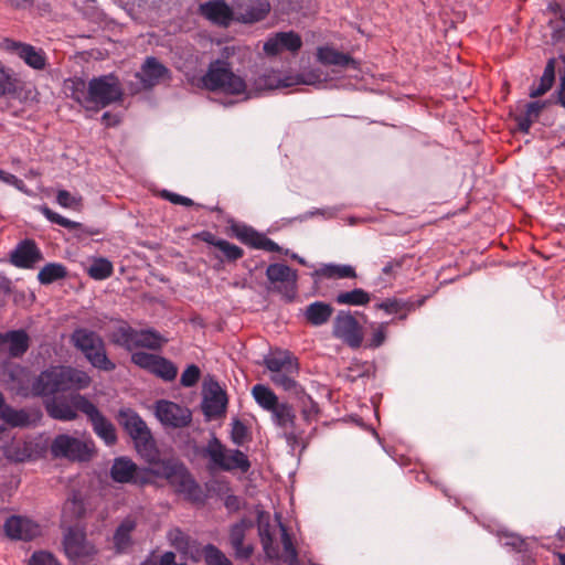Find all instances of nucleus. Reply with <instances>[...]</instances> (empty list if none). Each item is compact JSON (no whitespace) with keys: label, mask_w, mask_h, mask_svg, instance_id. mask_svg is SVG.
<instances>
[{"label":"nucleus","mask_w":565,"mask_h":565,"mask_svg":"<svg viewBox=\"0 0 565 565\" xmlns=\"http://www.w3.org/2000/svg\"><path fill=\"white\" fill-rule=\"evenodd\" d=\"M64 94L87 110H99L121 99L119 79L113 75H102L89 82L81 77L67 78L63 83Z\"/></svg>","instance_id":"obj_1"},{"label":"nucleus","mask_w":565,"mask_h":565,"mask_svg":"<svg viewBox=\"0 0 565 565\" xmlns=\"http://www.w3.org/2000/svg\"><path fill=\"white\" fill-rule=\"evenodd\" d=\"M89 375L71 366H51L32 381L31 396H50L58 392L79 391L90 385Z\"/></svg>","instance_id":"obj_2"},{"label":"nucleus","mask_w":565,"mask_h":565,"mask_svg":"<svg viewBox=\"0 0 565 565\" xmlns=\"http://www.w3.org/2000/svg\"><path fill=\"white\" fill-rule=\"evenodd\" d=\"M275 518L281 533L282 553H280L279 546L274 543V535L270 532L269 513L263 510L257 511L258 532L266 557L273 562H282L287 565H299L297 550L286 526L281 523L280 515L276 514Z\"/></svg>","instance_id":"obj_3"},{"label":"nucleus","mask_w":565,"mask_h":565,"mask_svg":"<svg viewBox=\"0 0 565 565\" xmlns=\"http://www.w3.org/2000/svg\"><path fill=\"white\" fill-rule=\"evenodd\" d=\"M149 472L154 477L164 478L175 492L182 494L186 500L201 501V488L182 463L174 460H162L156 462Z\"/></svg>","instance_id":"obj_4"},{"label":"nucleus","mask_w":565,"mask_h":565,"mask_svg":"<svg viewBox=\"0 0 565 565\" xmlns=\"http://www.w3.org/2000/svg\"><path fill=\"white\" fill-rule=\"evenodd\" d=\"M264 363L270 371V380L275 385L285 391L296 390L295 379L298 375L299 364L292 353L282 350L274 351L265 358Z\"/></svg>","instance_id":"obj_5"},{"label":"nucleus","mask_w":565,"mask_h":565,"mask_svg":"<svg viewBox=\"0 0 565 565\" xmlns=\"http://www.w3.org/2000/svg\"><path fill=\"white\" fill-rule=\"evenodd\" d=\"M203 455L209 459L212 469L223 471L239 470L247 472L250 462L247 456L238 449L226 448L217 438L213 437L203 450Z\"/></svg>","instance_id":"obj_6"},{"label":"nucleus","mask_w":565,"mask_h":565,"mask_svg":"<svg viewBox=\"0 0 565 565\" xmlns=\"http://www.w3.org/2000/svg\"><path fill=\"white\" fill-rule=\"evenodd\" d=\"M203 84L211 90H222L233 95H238L246 90L245 81L233 73L227 62L221 60L210 64L206 74L203 76Z\"/></svg>","instance_id":"obj_7"},{"label":"nucleus","mask_w":565,"mask_h":565,"mask_svg":"<svg viewBox=\"0 0 565 565\" xmlns=\"http://www.w3.org/2000/svg\"><path fill=\"white\" fill-rule=\"evenodd\" d=\"M119 422L132 438L140 456L151 460L156 455L154 440L142 418L131 409H122L119 412Z\"/></svg>","instance_id":"obj_8"},{"label":"nucleus","mask_w":565,"mask_h":565,"mask_svg":"<svg viewBox=\"0 0 565 565\" xmlns=\"http://www.w3.org/2000/svg\"><path fill=\"white\" fill-rule=\"evenodd\" d=\"M111 340L128 351L138 348L158 350L167 342L166 338L152 329L136 330L126 323L116 328L111 334Z\"/></svg>","instance_id":"obj_9"},{"label":"nucleus","mask_w":565,"mask_h":565,"mask_svg":"<svg viewBox=\"0 0 565 565\" xmlns=\"http://www.w3.org/2000/svg\"><path fill=\"white\" fill-rule=\"evenodd\" d=\"M72 339L75 347L84 353L94 367L103 371L115 369L116 365L107 358L104 342L97 333L78 329L73 333Z\"/></svg>","instance_id":"obj_10"},{"label":"nucleus","mask_w":565,"mask_h":565,"mask_svg":"<svg viewBox=\"0 0 565 565\" xmlns=\"http://www.w3.org/2000/svg\"><path fill=\"white\" fill-rule=\"evenodd\" d=\"M51 452L54 457L87 461L94 452V443L92 440H81L68 435H58L51 445Z\"/></svg>","instance_id":"obj_11"},{"label":"nucleus","mask_w":565,"mask_h":565,"mask_svg":"<svg viewBox=\"0 0 565 565\" xmlns=\"http://www.w3.org/2000/svg\"><path fill=\"white\" fill-rule=\"evenodd\" d=\"M64 551L75 565H86L96 554L95 546L86 540V534L78 527H70L64 535Z\"/></svg>","instance_id":"obj_12"},{"label":"nucleus","mask_w":565,"mask_h":565,"mask_svg":"<svg viewBox=\"0 0 565 565\" xmlns=\"http://www.w3.org/2000/svg\"><path fill=\"white\" fill-rule=\"evenodd\" d=\"M0 385L21 396H31L32 394L30 372L13 362L7 361L0 364Z\"/></svg>","instance_id":"obj_13"},{"label":"nucleus","mask_w":565,"mask_h":565,"mask_svg":"<svg viewBox=\"0 0 565 565\" xmlns=\"http://www.w3.org/2000/svg\"><path fill=\"white\" fill-rule=\"evenodd\" d=\"M74 403L78 411L88 417L95 434L102 438L106 445H114L117 440L115 426L98 411V408L84 396H77L74 399Z\"/></svg>","instance_id":"obj_14"},{"label":"nucleus","mask_w":565,"mask_h":565,"mask_svg":"<svg viewBox=\"0 0 565 565\" xmlns=\"http://www.w3.org/2000/svg\"><path fill=\"white\" fill-rule=\"evenodd\" d=\"M154 414L163 426L172 428L186 427L192 420V413L188 407L167 399L156 403Z\"/></svg>","instance_id":"obj_15"},{"label":"nucleus","mask_w":565,"mask_h":565,"mask_svg":"<svg viewBox=\"0 0 565 565\" xmlns=\"http://www.w3.org/2000/svg\"><path fill=\"white\" fill-rule=\"evenodd\" d=\"M0 46L3 51L17 55L29 67L35 71H42L46 67L47 57L42 49L10 39H4Z\"/></svg>","instance_id":"obj_16"},{"label":"nucleus","mask_w":565,"mask_h":565,"mask_svg":"<svg viewBox=\"0 0 565 565\" xmlns=\"http://www.w3.org/2000/svg\"><path fill=\"white\" fill-rule=\"evenodd\" d=\"M149 469H140L137 465L126 457L116 458L110 469V477L119 483H149Z\"/></svg>","instance_id":"obj_17"},{"label":"nucleus","mask_w":565,"mask_h":565,"mask_svg":"<svg viewBox=\"0 0 565 565\" xmlns=\"http://www.w3.org/2000/svg\"><path fill=\"white\" fill-rule=\"evenodd\" d=\"M333 335L351 348H359L363 340L362 328L349 312L340 311L333 321Z\"/></svg>","instance_id":"obj_18"},{"label":"nucleus","mask_w":565,"mask_h":565,"mask_svg":"<svg viewBox=\"0 0 565 565\" xmlns=\"http://www.w3.org/2000/svg\"><path fill=\"white\" fill-rule=\"evenodd\" d=\"M227 398L216 381L204 383L202 409L207 418H216L225 413Z\"/></svg>","instance_id":"obj_19"},{"label":"nucleus","mask_w":565,"mask_h":565,"mask_svg":"<svg viewBox=\"0 0 565 565\" xmlns=\"http://www.w3.org/2000/svg\"><path fill=\"white\" fill-rule=\"evenodd\" d=\"M4 532L12 540L30 541L41 534L42 527L30 518L12 515L4 523Z\"/></svg>","instance_id":"obj_20"},{"label":"nucleus","mask_w":565,"mask_h":565,"mask_svg":"<svg viewBox=\"0 0 565 565\" xmlns=\"http://www.w3.org/2000/svg\"><path fill=\"white\" fill-rule=\"evenodd\" d=\"M42 260V253L31 239L20 242L10 254V262L19 268H33Z\"/></svg>","instance_id":"obj_21"},{"label":"nucleus","mask_w":565,"mask_h":565,"mask_svg":"<svg viewBox=\"0 0 565 565\" xmlns=\"http://www.w3.org/2000/svg\"><path fill=\"white\" fill-rule=\"evenodd\" d=\"M301 45V38L296 32H278L267 39L264 43V51L268 55H276L284 50L295 53L300 50Z\"/></svg>","instance_id":"obj_22"},{"label":"nucleus","mask_w":565,"mask_h":565,"mask_svg":"<svg viewBox=\"0 0 565 565\" xmlns=\"http://www.w3.org/2000/svg\"><path fill=\"white\" fill-rule=\"evenodd\" d=\"M253 526L252 521L241 520L230 529V543L235 552V557L247 559L252 556L254 547L252 544H244L246 531Z\"/></svg>","instance_id":"obj_23"},{"label":"nucleus","mask_w":565,"mask_h":565,"mask_svg":"<svg viewBox=\"0 0 565 565\" xmlns=\"http://www.w3.org/2000/svg\"><path fill=\"white\" fill-rule=\"evenodd\" d=\"M200 12L211 22L223 26H227L235 20V8L231 9L223 0H214L201 4Z\"/></svg>","instance_id":"obj_24"},{"label":"nucleus","mask_w":565,"mask_h":565,"mask_svg":"<svg viewBox=\"0 0 565 565\" xmlns=\"http://www.w3.org/2000/svg\"><path fill=\"white\" fill-rule=\"evenodd\" d=\"M268 0H248L245 4L235 7V21L254 23L263 20L269 12Z\"/></svg>","instance_id":"obj_25"},{"label":"nucleus","mask_w":565,"mask_h":565,"mask_svg":"<svg viewBox=\"0 0 565 565\" xmlns=\"http://www.w3.org/2000/svg\"><path fill=\"white\" fill-rule=\"evenodd\" d=\"M317 58L324 65H334L344 70L360 71V63L356 60L328 45L318 47Z\"/></svg>","instance_id":"obj_26"},{"label":"nucleus","mask_w":565,"mask_h":565,"mask_svg":"<svg viewBox=\"0 0 565 565\" xmlns=\"http://www.w3.org/2000/svg\"><path fill=\"white\" fill-rule=\"evenodd\" d=\"M168 74V68L156 57H147L140 72L137 73V77L140 79L143 88H150L166 78Z\"/></svg>","instance_id":"obj_27"},{"label":"nucleus","mask_w":565,"mask_h":565,"mask_svg":"<svg viewBox=\"0 0 565 565\" xmlns=\"http://www.w3.org/2000/svg\"><path fill=\"white\" fill-rule=\"evenodd\" d=\"M143 510L136 509L128 514L118 525L114 534V544L118 552L125 551L131 543V532L135 530L138 520L142 516Z\"/></svg>","instance_id":"obj_28"},{"label":"nucleus","mask_w":565,"mask_h":565,"mask_svg":"<svg viewBox=\"0 0 565 565\" xmlns=\"http://www.w3.org/2000/svg\"><path fill=\"white\" fill-rule=\"evenodd\" d=\"M270 413L275 424L285 430V436L288 443H296L299 435L294 430L296 416L292 408L288 404L281 403L278 404Z\"/></svg>","instance_id":"obj_29"},{"label":"nucleus","mask_w":565,"mask_h":565,"mask_svg":"<svg viewBox=\"0 0 565 565\" xmlns=\"http://www.w3.org/2000/svg\"><path fill=\"white\" fill-rule=\"evenodd\" d=\"M0 347H4L11 356H21L29 349V335L23 330L0 333Z\"/></svg>","instance_id":"obj_30"},{"label":"nucleus","mask_w":565,"mask_h":565,"mask_svg":"<svg viewBox=\"0 0 565 565\" xmlns=\"http://www.w3.org/2000/svg\"><path fill=\"white\" fill-rule=\"evenodd\" d=\"M266 276L271 284H285L292 290L297 282V273L284 264H270L266 269Z\"/></svg>","instance_id":"obj_31"},{"label":"nucleus","mask_w":565,"mask_h":565,"mask_svg":"<svg viewBox=\"0 0 565 565\" xmlns=\"http://www.w3.org/2000/svg\"><path fill=\"white\" fill-rule=\"evenodd\" d=\"M333 313V308L326 302L316 301L305 309V318L311 326L319 327L329 321Z\"/></svg>","instance_id":"obj_32"},{"label":"nucleus","mask_w":565,"mask_h":565,"mask_svg":"<svg viewBox=\"0 0 565 565\" xmlns=\"http://www.w3.org/2000/svg\"><path fill=\"white\" fill-rule=\"evenodd\" d=\"M0 417L7 424L13 427H25L29 426L32 422V416L30 413L24 409H14L6 405L3 397L0 404Z\"/></svg>","instance_id":"obj_33"},{"label":"nucleus","mask_w":565,"mask_h":565,"mask_svg":"<svg viewBox=\"0 0 565 565\" xmlns=\"http://www.w3.org/2000/svg\"><path fill=\"white\" fill-rule=\"evenodd\" d=\"M546 106L545 102H532L525 105V110L516 116L518 127L521 131L527 132L534 121Z\"/></svg>","instance_id":"obj_34"},{"label":"nucleus","mask_w":565,"mask_h":565,"mask_svg":"<svg viewBox=\"0 0 565 565\" xmlns=\"http://www.w3.org/2000/svg\"><path fill=\"white\" fill-rule=\"evenodd\" d=\"M78 395L74 396L75 399ZM76 409L74 401H72V405L62 402V401H52L46 404V411L55 419L60 420H72L76 418Z\"/></svg>","instance_id":"obj_35"},{"label":"nucleus","mask_w":565,"mask_h":565,"mask_svg":"<svg viewBox=\"0 0 565 565\" xmlns=\"http://www.w3.org/2000/svg\"><path fill=\"white\" fill-rule=\"evenodd\" d=\"M286 82H289V76H281V74L276 71H266L255 81V88L258 90H265L287 87L285 85Z\"/></svg>","instance_id":"obj_36"},{"label":"nucleus","mask_w":565,"mask_h":565,"mask_svg":"<svg viewBox=\"0 0 565 565\" xmlns=\"http://www.w3.org/2000/svg\"><path fill=\"white\" fill-rule=\"evenodd\" d=\"M252 394L256 403L268 412H271L279 404L277 395L265 385H255Z\"/></svg>","instance_id":"obj_37"},{"label":"nucleus","mask_w":565,"mask_h":565,"mask_svg":"<svg viewBox=\"0 0 565 565\" xmlns=\"http://www.w3.org/2000/svg\"><path fill=\"white\" fill-rule=\"evenodd\" d=\"M555 79V62L554 60H550L544 68L543 75L540 79V84L537 87H533L530 92V96L532 98H536L539 96L544 95L548 92Z\"/></svg>","instance_id":"obj_38"},{"label":"nucleus","mask_w":565,"mask_h":565,"mask_svg":"<svg viewBox=\"0 0 565 565\" xmlns=\"http://www.w3.org/2000/svg\"><path fill=\"white\" fill-rule=\"evenodd\" d=\"M371 300L370 294L361 288L353 289L351 291L340 292L335 301L339 305L348 306H364Z\"/></svg>","instance_id":"obj_39"},{"label":"nucleus","mask_w":565,"mask_h":565,"mask_svg":"<svg viewBox=\"0 0 565 565\" xmlns=\"http://www.w3.org/2000/svg\"><path fill=\"white\" fill-rule=\"evenodd\" d=\"M65 276L66 269L63 265L57 263H50L39 271L38 279L41 284L47 285L62 279Z\"/></svg>","instance_id":"obj_40"},{"label":"nucleus","mask_w":565,"mask_h":565,"mask_svg":"<svg viewBox=\"0 0 565 565\" xmlns=\"http://www.w3.org/2000/svg\"><path fill=\"white\" fill-rule=\"evenodd\" d=\"M114 266L107 258L98 257L93 259L88 275L96 280H104L113 275Z\"/></svg>","instance_id":"obj_41"},{"label":"nucleus","mask_w":565,"mask_h":565,"mask_svg":"<svg viewBox=\"0 0 565 565\" xmlns=\"http://www.w3.org/2000/svg\"><path fill=\"white\" fill-rule=\"evenodd\" d=\"M151 373L164 381H172L178 374V369L172 362L158 355Z\"/></svg>","instance_id":"obj_42"},{"label":"nucleus","mask_w":565,"mask_h":565,"mask_svg":"<svg viewBox=\"0 0 565 565\" xmlns=\"http://www.w3.org/2000/svg\"><path fill=\"white\" fill-rule=\"evenodd\" d=\"M320 274L327 278H354L355 270L350 265H326L320 269Z\"/></svg>","instance_id":"obj_43"},{"label":"nucleus","mask_w":565,"mask_h":565,"mask_svg":"<svg viewBox=\"0 0 565 565\" xmlns=\"http://www.w3.org/2000/svg\"><path fill=\"white\" fill-rule=\"evenodd\" d=\"M324 79L321 77V73L318 70H313L307 73H302L296 76H289V82H286V86H294L299 84L305 85H320Z\"/></svg>","instance_id":"obj_44"},{"label":"nucleus","mask_w":565,"mask_h":565,"mask_svg":"<svg viewBox=\"0 0 565 565\" xmlns=\"http://www.w3.org/2000/svg\"><path fill=\"white\" fill-rule=\"evenodd\" d=\"M204 558L207 565H233L225 554L212 544L204 547Z\"/></svg>","instance_id":"obj_45"},{"label":"nucleus","mask_w":565,"mask_h":565,"mask_svg":"<svg viewBox=\"0 0 565 565\" xmlns=\"http://www.w3.org/2000/svg\"><path fill=\"white\" fill-rule=\"evenodd\" d=\"M41 212L43 213V215L52 223H55V224H58L65 228H68V230H75V228H79L82 227V224L78 223V222H74V221H71L64 216H62L61 214L52 211L51 209H49L47 206H42L41 207Z\"/></svg>","instance_id":"obj_46"},{"label":"nucleus","mask_w":565,"mask_h":565,"mask_svg":"<svg viewBox=\"0 0 565 565\" xmlns=\"http://www.w3.org/2000/svg\"><path fill=\"white\" fill-rule=\"evenodd\" d=\"M168 540L172 546L182 553H188L190 547L189 536L180 529H172L168 532Z\"/></svg>","instance_id":"obj_47"},{"label":"nucleus","mask_w":565,"mask_h":565,"mask_svg":"<svg viewBox=\"0 0 565 565\" xmlns=\"http://www.w3.org/2000/svg\"><path fill=\"white\" fill-rule=\"evenodd\" d=\"M232 230L236 238H238L242 243L254 247L255 242L259 235L258 232L246 225H234Z\"/></svg>","instance_id":"obj_48"},{"label":"nucleus","mask_w":565,"mask_h":565,"mask_svg":"<svg viewBox=\"0 0 565 565\" xmlns=\"http://www.w3.org/2000/svg\"><path fill=\"white\" fill-rule=\"evenodd\" d=\"M231 437H232V441L235 445H237V446L244 445L249 438V433H248L247 426L238 419L233 420Z\"/></svg>","instance_id":"obj_49"},{"label":"nucleus","mask_w":565,"mask_h":565,"mask_svg":"<svg viewBox=\"0 0 565 565\" xmlns=\"http://www.w3.org/2000/svg\"><path fill=\"white\" fill-rule=\"evenodd\" d=\"M228 260H236L243 256V249L225 239H218L214 243Z\"/></svg>","instance_id":"obj_50"},{"label":"nucleus","mask_w":565,"mask_h":565,"mask_svg":"<svg viewBox=\"0 0 565 565\" xmlns=\"http://www.w3.org/2000/svg\"><path fill=\"white\" fill-rule=\"evenodd\" d=\"M56 202L62 207L78 210L82 203V198L73 195L66 190H60L56 194Z\"/></svg>","instance_id":"obj_51"},{"label":"nucleus","mask_w":565,"mask_h":565,"mask_svg":"<svg viewBox=\"0 0 565 565\" xmlns=\"http://www.w3.org/2000/svg\"><path fill=\"white\" fill-rule=\"evenodd\" d=\"M26 565H60L55 556L46 551L34 552Z\"/></svg>","instance_id":"obj_52"},{"label":"nucleus","mask_w":565,"mask_h":565,"mask_svg":"<svg viewBox=\"0 0 565 565\" xmlns=\"http://www.w3.org/2000/svg\"><path fill=\"white\" fill-rule=\"evenodd\" d=\"M158 355L156 354H151V353H146V352H135L132 353L131 355V361L145 369V370H148V371H152V367L154 365V362H156V359H157Z\"/></svg>","instance_id":"obj_53"},{"label":"nucleus","mask_w":565,"mask_h":565,"mask_svg":"<svg viewBox=\"0 0 565 565\" xmlns=\"http://www.w3.org/2000/svg\"><path fill=\"white\" fill-rule=\"evenodd\" d=\"M201 375L200 369L191 364L182 373L180 382L184 387H191L196 384Z\"/></svg>","instance_id":"obj_54"},{"label":"nucleus","mask_w":565,"mask_h":565,"mask_svg":"<svg viewBox=\"0 0 565 565\" xmlns=\"http://www.w3.org/2000/svg\"><path fill=\"white\" fill-rule=\"evenodd\" d=\"M254 248L264 249L267 252H280L281 249L277 243L260 233L255 242Z\"/></svg>","instance_id":"obj_55"},{"label":"nucleus","mask_w":565,"mask_h":565,"mask_svg":"<svg viewBox=\"0 0 565 565\" xmlns=\"http://www.w3.org/2000/svg\"><path fill=\"white\" fill-rule=\"evenodd\" d=\"M14 89L11 75L3 67H0V95H6Z\"/></svg>","instance_id":"obj_56"},{"label":"nucleus","mask_w":565,"mask_h":565,"mask_svg":"<svg viewBox=\"0 0 565 565\" xmlns=\"http://www.w3.org/2000/svg\"><path fill=\"white\" fill-rule=\"evenodd\" d=\"M6 449V455L17 461H23L26 458L31 456V449L26 444H24V447L22 450L14 451L12 447H7L4 444L1 445Z\"/></svg>","instance_id":"obj_57"},{"label":"nucleus","mask_w":565,"mask_h":565,"mask_svg":"<svg viewBox=\"0 0 565 565\" xmlns=\"http://www.w3.org/2000/svg\"><path fill=\"white\" fill-rule=\"evenodd\" d=\"M405 303L397 299H387L381 302L377 307L387 313H396L405 308Z\"/></svg>","instance_id":"obj_58"},{"label":"nucleus","mask_w":565,"mask_h":565,"mask_svg":"<svg viewBox=\"0 0 565 565\" xmlns=\"http://www.w3.org/2000/svg\"><path fill=\"white\" fill-rule=\"evenodd\" d=\"M385 338H386L385 326L381 324L374 330L372 339L370 341V347L379 348L380 345L383 344V342L385 341Z\"/></svg>","instance_id":"obj_59"},{"label":"nucleus","mask_w":565,"mask_h":565,"mask_svg":"<svg viewBox=\"0 0 565 565\" xmlns=\"http://www.w3.org/2000/svg\"><path fill=\"white\" fill-rule=\"evenodd\" d=\"M163 195L167 200H169L173 204H180V205H184V206L193 205V201L186 196H182L180 194L172 193V192H164Z\"/></svg>","instance_id":"obj_60"},{"label":"nucleus","mask_w":565,"mask_h":565,"mask_svg":"<svg viewBox=\"0 0 565 565\" xmlns=\"http://www.w3.org/2000/svg\"><path fill=\"white\" fill-rule=\"evenodd\" d=\"M0 180L7 184L13 185L18 189H22L23 181L18 179L15 175L0 170Z\"/></svg>","instance_id":"obj_61"},{"label":"nucleus","mask_w":565,"mask_h":565,"mask_svg":"<svg viewBox=\"0 0 565 565\" xmlns=\"http://www.w3.org/2000/svg\"><path fill=\"white\" fill-rule=\"evenodd\" d=\"M159 565H186L184 563H177L175 555L172 552H166L161 558Z\"/></svg>","instance_id":"obj_62"},{"label":"nucleus","mask_w":565,"mask_h":565,"mask_svg":"<svg viewBox=\"0 0 565 565\" xmlns=\"http://www.w3.org/2000/svg\"><path fill=\"white\" fill-rule=\"evenodd\" d=\"M558 103L565 108V74L559 78V86L557 89Z\"/></svg>","instance_id":"obj_63"},{"label":"nucleus","mask_w":565,"mask_h":565,"mask_svg":"<svg viewBox=\"0 0 565 565\" xmlns=\"http://www.w3.org/2000/svg\"><path fill=\"white\" fill-rule=\"evenodd\" d=\"M309 403H310V406L309 407H305L302 409V414H303L306 420H310L311 417L315 416L318 413L317 405L311 399H309Z\"/></svg>","instance_id":"obj_64"}]
</instances>
